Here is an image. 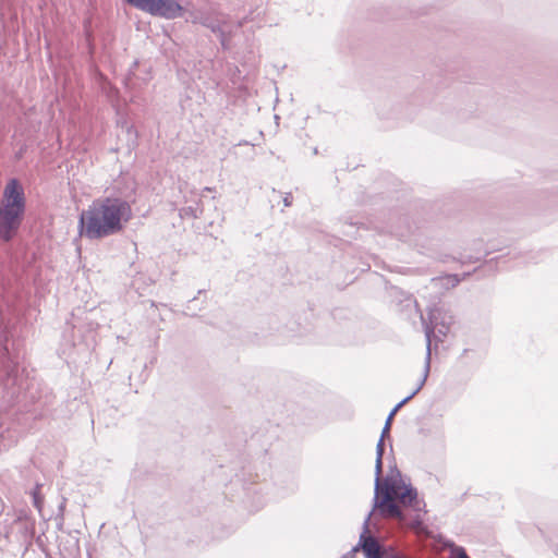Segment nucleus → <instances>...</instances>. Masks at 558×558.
I'll list each match as a JSON object with an SVG mask.
<instances>
[{
  "label": "nucleus",
  "mask_w": 558,
  "mask_h": 558,
  "mask_svg": "<svg viewBox=\"0 0 558 558\" xmlns=\"http://www.w3.org/2000/svg\"><path fill=\"white\" fill-rule=\"evenodd\" d=\"M383 460L375 462V494L373 510L389 519H397L407 524L417 534H426L427 527L424 524L426 514V502L418 498V493L411 483L405 484L400 472L397 470V477L387 476L381 481Z\"/></svg>",
  "instance_id": "nucleus-1"
},
{
  "label": "nucleus",
  "mask_w": 558,
  "mask_h": 558,
  "mask_svg": "<svg viewBox=\"0 0 558 558\" xmlns=\"http://www.w3.org/2000/svg\"><path fill=\"white\" fill-rule=\"evenodd\" d=\"M132 218L131 204L121 197L95 199L78 219V232L88 240L120 233Z\"/></svg>",
  "instance_id": "nucleus-2"
},
{
  "label": "nucleus",
  "mask_w": 558,
  "mask_h": 558,
  "mask_svg": "<svg viewBox=\"0 0 558 558\" xmlns=\"http://www.w3.org/2000/svg\"><path fill=\"white\" fill-rule=\"evenodd\" d=\"M26 209L24 189L16 179H11L2 194L0 204V239L11 241L19 232Z\"/></svg>",
  "instance_id": "nucleus-3"
},
{
  "label": "nucleus",
  "mask_w": 558,
  "mask_h": 558,
  "mask_svg": "<svg viewBox=\"0 0 558 558\" xmlns=\"http://www.w3.org/2000/svg\"><path fill=\"white\" fill-rule=\"evenodd\" d=\"M0 380L2 398L7 402L15 399L24 388L22 375L19 373V355L11 354L4 328L0 325Z\"/></svg>",
  "instance_id": "nucleus-4"
},
{
  "label": "nucleus",
  "mask_w": 558,
  "mask_h": 558,
  "mask_svg": "<svg viewBox=\"0 0 558 558\" xmlns=\"http://www.w3.org/2000/svg\"><path fill=\"white\" fill-rule=\"evenodd\" d=\"M421 320L424 328V333L426 338V356H425V366L423 376L416 387V391H420L426 383V379L430 369V345H432V337L437 331L441 336H446L450 326L453 323V316L442 307L435 306L429 308L428 316L425 318L423 314H421Z\"/></svg>",
  "instance_id": "nucleus-5"
},
{
  "label": "nucleus",
  "mask_w": 558,
  "mask_h": 558,
  "mask_svg": "<svg viewBox=\"0 0 558 558\" xmlns=\"http://www.w3.org/2000/svg\"><path fill=\"white\" fill-rule=\"evenodd\" d=\"M132 7L167 20L180 17L183 12L182 5L178 0H125Z\"/></svg>",
  "instance_id": "nucleus-6"
},
{
  "label": "nucleus",
  "mask_w": 558,
  "mask_h": 558,
  "mask_svg": "<svg viewBox=\"0 0 558 558\" xmlns=\"http://www.w3.org/2000/svg\"><path fill=\"white\" fill-rule=\"evenodd\" d=\"M202 25L209 28L213 33L218 34L221 46L227 49L228 43L234 28L242 26L241 22L236 24L229 23L225 15L220 13L205 14Z\"/></svg>",
  "instance_id": "nucleus-7"
},
{
  "label": "nucleus",
  "mask_w": 558,
  "mask_h": 558,
  "mask_svg": "<svg viewBox=\"0 0 558 558\" xmlns=\"http://www.w3.org/2000/svg\"><path fill=\"white\" fill-rule=\"evenodd\" d=\"M373 511H371L363 522V531L359 537V548L363 551L365 558H387V554L379 541L369 534V521Z\"/></svg>",
  "instance_id": "nucleus-8"
},
{
  "label": "nucleus",
  "mask_w": 558,
  "mask_h": 558,
  "mask_svg": "<svg viewBox=\"0 0 558 558\" xmlns=\"http://www.w3.org/2000/svg\"><path fill=\"white\" fill-rule=\"evenodd\" d=\"M416 393H418V391H416V388L408 396L405 397L404 399H402L398 404H396V407L390 411L387 420H386V423H385V426L383 428V436H386L389 430H390V427H391V422L392 420H396V414L397 412L404 405L407 404Z\"/></svg>",
  "instance_id": "nucleus-9"
},
{
  "label": "nucleus",
  "mask_w": 558,
  "mask_h": 558,
  "mask_svg": "<svg viewBox=\"0 0 558 558\" xmlns=\"http://www.w3.org/2000/svg\"><path fill=\"white\" fill-rule=\"evenodd\" d=\"M15 441V434L10 429H0V450L8 449Z\"/></svg>",
  "instance_id": "nucleus-10"
},
{
  "label": "nucleus",
  "mask_w": 558,
  "mask_h": 558,
  "mask_svg": "<svg viewBox=\"0 0 558 558\" xmlns=\"http://www.w3.org/2000/svg\"><path fill=\"white\" fill-rule=\"evenodd\" d=\"M202 214V208L199 207V204L196 203L195 206H187L180 209V216L182 218L190 217V218H198Z\"/></svg>",
  "instance_id": "nucleus-11"
},
{
  "label": "nucleus",
  "mask_w": 558,
  "mask_h": 558,
  "mask_svg": "<svg viewBox=\"0 0 558 558\" xmlns=\"http://www.w3.org/2000/svg\"><path fill=\"white\" fill-rule=\"evenodd\" d=\"M445 546L450 548L451 554L454 555L457 558H470L466 555L465 549L461 546H457L453 543H446Z\"/></svg>",
  "instance_id": "nucleus-12"
},
{
  "label": "nucleus",
  "mask_w": 558,
  "mask_h": 558,
  "mask_svg": "<svg viewBox=\"0 0 558 558\" xmlns=\"http://www.w3.org/2000/svg\"><path fill=\"white\" fill-rule=\"evenodd\" d=\"M39 489H40V485L37 484L36 487L34 488V490L32 492V497H33V504H34L35 508L38 511H41L43 497L39 494Z\"/></svg>",
  "instance_id": "nucleus-13"
},
{
  "label": "nucleus",
  "mask_w": 558,
  "mask_h": 558,
  "mask_svg": "<svg viewBox=\"0 0 558 558\" xmlns=\"http://www.w3.org/2000/svg\"><path fill=\"white\" fill-rule=\"evenodd\" d=\"M205 14L206 13H202V12L190 13V15L186 17V21L191 22L193 24H201L202 25V21L204 20Z\"/></svg>",
  "instance_id": "nucleus-14"
},
{
  "label": "nucleus",
  "mask_w": 558,
  "mask_h": 558,
  "mask_svg": "<svg viewBox=\"0 0 558 558\" xmlns=\"http://www.w3.org/2000/svg\"><path fill=\"white\" fill-rule=\"evenodd\" d=\"M384 437L385 436H380V439L378 440L377 442V446H376V459L378 460H383V456H384Z\"/></svg>",
  "instance_id": "nucleus-15"
},
{
  "label": "nucleus",
  "mask_w": 558,
  "mask_h": 558,
  "mask_svg": "<svg viewBox=\"0 0 558 558\" xmlns=\"http://www.w3.org/2000/svg\"><path fill=\"white\" fill-rule=\"evenodd\" d=\"M361 548H359V543L350 550L348 551L342 558H355L356 553L360 551Z\"/></svg>",
  "instance_id": "nucleus-16"
},
{
  "label": "nucleus",
  "mask_w": 558,
  "mask_h": 558,
  "mask_svg": "<svg viewBox=\"0 0 558 558\" xmlns=\"http://www.w3.org/2000/svg\"><path fill=\"white\" fill-rule=\"evenodd\" d=\"M283 204L286 207H290L292 205V195L291 193H287L283 197Z\"/></svg>",
  "instance_id": "nucleus-17"
},
{
  "label": "nucleus",
  "mask_w": 558,
  "mask_h": 558,
  "mask_svg": "<svg viewBox=\"0 0 558 558\" xmlns=\"http://www.w3.org/2000/svg\"><path fill=\"white\" fill-rule=\"evenodd\" d=\"M448 280L451 282V286H452V287H454L456 284H458V283H459V281H460V280L458 279V277H457V276H449V277H448Z\"/></svg>",
  "instance_id": "nucleus-18"
},
{
  "label": "nucleus",
  "mask_w": 558,
  "mask_h": 558,
  "mask_svg": "<svg viewBox=\"0 0 558 558\" xmlns=\"http://www.w3.org/2000/svg\"><path fill=\"white\" fill-rule=\"evenodd\" d=\"M205 191L210 192L211 189L210 187H205Z\"/></svg>",
  "instance_id": "nucleus-19"
},
{
  "label": "nucleus",
  "mask_w": 558,
  "mask_h": 558,
  "mask_svg": "<svg viewBox=\"0 0 558 558\" xmlns=\"http://www.w3.org/2000/svg\"><path fill=\"white\" fill-rule=\"evenodd\" d=\"M64 508V502L60 506V510H63Z\"/></svg>",
  "instance_id": "nucleus-20"
},
{
  "label": "nucleus",
  "mask_w": 558,
  "mask_h": 558,
  "mask_svg": "<svg viewBox=\"0 0 558 558\" xmlns=\"http://www.w3.org/2000/svg\"><path fill=\"white\" fill-rule=\"evenodd\" d=\"M342 558V557H341Z\"/></svg>",
  "instance_id": "nucleus-21"
}]
</instances>
